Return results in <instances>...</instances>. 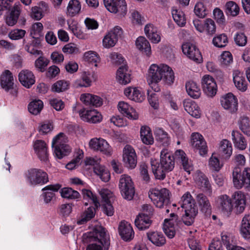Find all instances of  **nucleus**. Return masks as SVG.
Wrapping results in <instances>:
<instances>
[{
    "instance_id": "1",
    "label": "nucleus",
    "mask_w": 250,
    "mask_h": 250,
    "mask_svg": "<svg viewBox=\"0 0 250 250\" xmlns=\"http://www.w3.org/2000/svg\"><path fill=\"white\" fill-rule=\"evenodd\" d=\"M174 157L167 149H163L160 154V161L151 160L152 172L157 179L163 180L166 174L171 171L175 166Z\"/></svg>"
},
{
    "instance_id": "2",
    "label": "nucleus",
    "mask_w": 250,
    "mask_h": 250,
    "mask_svg": "<svg viewBox=\"0 0 250 250\" xmlns=\"http://www.w3.org/2000/svg\"><path fill=\"white\" fill-rule=\"evenodd\" d=\"M87 237L90 244L86 250H102V247L108 250L110 245L109 237L103 227L96 226L92 231L88 232Z\"/></svg>"
},
{
    "instance_id": "3",
    "label": "nucleus",
    "mask_w": 250,
    "mask_h": 250,
    "mask_svg": "<svg viewBox=\"0 0 250 250\" xmlns=\"http://www.w3.org/2000/svg\"><path fill=\"white\" fill-rule=\"evenodd\" d=\"M163 80L168 84H171L174 80V74L172 69L168 65L161 64L158 65L152 64L150 65L148 73L147 82L159 83Z\"/></svg>"
},
{
    "instance_id": "4",
    "label": "nucleus",
    "mask_w": 250,
    "mask_h": 250,
    "mask_svg": "<svg viewBox=\"0 0 250 250\" xmlns=\"http://www.w3.org/2000/svg\"><path fill=\"white\" fill-rule=\"evenodd\" d=\"M179 204L181 208L185 209V215L183 219V222L187 226L191 225L198 213V209L190 193L187 192L185 193Z\"/></svg>"
},
{
    "instance_id": "5",
    "label": "nucleus",
    "mask_w": 250,
    "mask_h": 250,
    "mask_svg": "<svg viewBox=\"0 0 250 250\" xmlns=\"http://www.w3.org/2000/svg\"><path fill=\"white\" fill-rule=\"evenodd\" d=\"M233 183L234 186L237 188H241L244 187L247 190H250V168H245L241 172L239 167L234 168L232 172Z\"/></svg>"
},
{
    "instance_id": "6",
    "label": "nucleus",
    "mask_w": 250,
    "mask_h": 250,
    "mask_svg": "<svg viewBox=\"0 0 250 250\" xmlns=\"http://www.w3.org/2000/svg\"><path fill=\"white\" fill-rule=\"evenodd\" d=\"M169 195L168 190L165 188L161 189H152L149 192V198L155 206L159 208L167 205L169 201Z\"/></svg>"
},
{
    "instance_id": "7",
    "label": "nucleus",
    "mask_w": 250,
    "mask_h": 250,
    "mask_svg": "<svg viewBox=\"0 0 250 250\" xmlns=\"http://www.w3.org/2000/svg\"><path fill=\"white\" fill-rule=\"evenodd\" d=\"M119 188L124 198L128 200L133 199L135 194V189L130 176L125 174L121 175L119 180Z\"/></svg>"
},
{
    "instance_id": "8",
    "label": "nucleus",
    "mask_w": 250,
    "mask_h": 250,
    "mask_svg": "<svg viewBox=\"0 0 250 250\" xmlns=\"http://www.w3.org/2000/svg\"><path fill=\"white\" fill-rule=\"evenodd\" d=\"M26 180L31 186L43 184L48 181L47 174L43 170L37 168H31L25 173Z\"/></svg>"
},
{
    "instance_id": "9",
    "label": "nucleus",
    "mask_w": 250,
    "mask_h": 250,
    "mask_svg": "<svg viewBox=\"0 0 250 250\" xmlns=\"http://www.w3.org/2000/svg\"><path fill=\"white\" fill-rule=\"evenodd\" d=\"M64 135L60 133L53 140L52 147L54 148V153L59 159H62L63 156L67 155L71 151L70 146L63 143Z\"/></svg>"
},
{
    "instance_id": "10",
    "label": "nucleus",
    "mask_w": 250,
    "mask_h": 250,
    "mask_svg": "<svg viewBox=\"0 0 250 250\" xmlns=\"http://www.w3.org/2000/svg\"><path fill=\"white\" fill-rule=\"evenodd\" d=\"M123 31L119 26H115L104 38L103 45L105 48L113 47L118 39L122 37Z\"/></svg>"
},
{
    "instance_id": "11",
    "label": "nucleus",
    "mask_w": 250,
    "mask_h": 250,
    "mask_svg": "<svg viewBox=\"0 0 250 250\" xmlns=\"http://www.w3.org/2000/svg\"><path fill=\"white\" fill-rule=\"evenodd\" d=\"M180 222V221L178 219L177 215L174 213L170 214V218L165 220L163 230L168 238H172L174 236L175 229Z\"/></svg>"
},
{
    "instance_id": "12",
    "label": "nucleus",
    "mask_w": 250,
    "mask_h": 250,
    "mask_svg": "<svg viewBox=\"0 0 250 250\" xmlns=\"http://www.w3.org/2000/svg\"><path fill=\"white\" fill-rule=\"evenodd\" d=\"M89 146L92 150L100 151L102 153L108 156L111 155V147L108 143L103 139L94 138L91 139L89 143Z\"/></svg>"
},
{
    "instance_id": "13",
    "label": "nucleus",
    "mask_w": 250,
    "mask_h": 250,
    "mask_svg": "<svg viewBox=\"0 0 250 250\" xmlns=\"http://www.w3.org/2000/svg\"><path fill=\"white\" fill-rule=\"evenodd\" d=\"M123 161L125 166L129 168L136 167L137 163V155L134 148L129 145H126L124 148Z\"/></svg>"
},
{
    "instance_id": "14",
    "label": "nucleus",
    "mask_w": 250,
    "mask_h": 250,
    "mask_svg": "<svg viewBox=\"0 0 250 250\" xmlns=\"http://www.w3.org/2000/svg\"><path fill=\"white\" fill-rule=\"evenodd\" d=\"M201 83L203 90L208 96L212 97L216 95L217 86L214 79L211 76L208 75L204 76Z\"/></svg>"
},
{
    "instance_id": "15",
    "label": "nucleus",
    "mask_w": 250,
    "mask_h": 250,
    "mask_svg": "<svg viewBox=\"0 0 250 250\" xmlns=\"http://www.w3.org/2000/svg\"><path fill=\"white\" fill-rule=\"evenodd\" d=\"M182 49L183 52L190 59L198 63L202 61L201 54L195 45L186 42L182 45Z\"/></svg>"
},
{
    "instance_id": "16",
    "label": "nucleus",
    "mask_w": 250,
    "mask_h": 250,
    "mask_svg": "<svg viewBox=\"0 0 250 250\" xmlns=\"http://www.w3.org/2000/svg\"><path fill=\"white\" fill-rule=\"evenodd\" d=\"M215 204L217 208L226 214H230L233 208L231 199L226 194L221 195L215 199Z\"/></svg>"
},
{
    "instance_id": "17",
    "label": "nucleus",
    "mask_w": 250,
    "mask_h": 250,
    "mask_svg": "<svg viewBox=\"0 0 250 250\" xmlns=\"http://www.w3.org/2000/svg\"><path fill=\"white\" fill-rule=\"evenodd\" d=\"M191 144L192 147L199 150L201 156L207 153L208 147L204 137L198 133H193L191 135Z\"/></svg>"
},
{
    "instance_id": "18",
    "label": "nucleus",
    "mask_w": 250,
    "mask_h": 250,
    "mask_svg": "<svg viewBox=\"0 0 250 250\" xmlns=\"http://www.w3.org/2000/svg\"><path fill=\"white\" fill-rule=\"evenodd\" d=\"M220 101L222 106L230 112H234L237 110V100L232 93H229L223 96Z\"/></svg>"
},
{
    "instance_id": "19",
    "label": "nucleus",
    "mask_w": 250,
    "mask_h": 250,
    "mask_svg": "<svg viewBox=\"0 0 250 250\" xmlns=\"http://www.w3.org/2000/svg\"><path fill=\"white\" fill-rule=\"evenodd\" d=\"M117 81L120 84L125 85L131 81V74L128 67L125 64L120 66L116 73Z\"/></svg>"
},
{
    "instance_id": "20",
    "label": "nucleus",
    "mask_w": 250,
    "mask_h": 250,
    "mask_svg": "<svg viewBox=\"0 0 250 250\" xmlns=\"http://www.w3.org/2000/svg\"><path fill=\"white\" fill-rule=\"evenodd\" d=\"M195 198L201 211L207 216L210 215L211 213V206L208 197L200 193L196 194Z\"/></svg>"
},
{
    "instance_id": "21",
    "label": "nucleus",
    "mask_w": 250,
    "mask_h": 250,
    "mask_svg": "<svg viewBox=\"0 0 250 250\" xmlns=\"http://www.w3.org/2000/svg\"><path fill=\"white\" fill-rule=\"evenodd\" d=\"M125 95L128 99L136 102L141 103L145 99V96L141 89L129 87L125 89Z\"/></svg>"
},
{
    "instance_id": "22",
    "label": "nucleus",
    "mask_w": 250,
    "mask_h": 250,
    "mask_svg": "<svg viewBox=\"0 0 250 250\" xmlns=\"http://www.w3.org/2000/svg\"><path fill=\"white\" fill-rule=\"evenodd\" d=\"M234 207L236 213H242L246 207V197L245 194L240 191H236L232 195Z\"/></svg>"
},
{
    "instance_id": "23",
    "label": "nucleus",
    "mask_w": 250,
    "mask_h": 250,
    "mask_svg": "<svg viewBox=\"0 0 250 250\" xmlns=\"http://www.w3.org/2000/svg\"><path fill=\"white\" fill-rule=\"evenodd\" d=\"M119 232L122 238L125 241H129L134 236L133 229L127 222L122 221L119 226Z\"/></svg>"
},
{
    "instance_id": "24",
    "label": "nucleus",
    "mask_w": 250,
    "mask_h": 250,
    "mask_svg": "<svg viewBox=\"0 0 250 250\" xmlns=\"http://www.w3.org/2000/svg\"><path fill=\"white\" fill-rule=\"evenodd\" d=\"M34 150L42 161L46 162L48 160V153L46 144L42 140H37L34 145Z\"/></svg>"
},
{
    "instance_id": "25",
    "label": "nucleus",
    "mask_w": 250,
    "mask_h": 250,
    "mask_svg": "<svg viewBox=\"0 0 250 250\" xmlns=\"http://www.w3.org/2000/svg\"><path fill=\"white\" fill-rule=\"evenodd\" d=\"M119 111L125 116L130 119L136 120L138 118V115L132 107L127 103L120 102L118 105Z\"/></svg>"
},
{
    "instance_id": "26",
    "label": "nucleus",
    "mask_w": 250,
    "mask_h": 250,
    "mask_svg": "<svg viewBox=\"0 0 250 250\" xmlns=\"http://www.w3.org/2000/svg\"><path fill=\"white\" fill-rule=\"evenodd\" d=\"M19 80L25 87L30 88L35 82L33 73L28 70H22L19 74Z\"/></svg>"
},
{
    "instance_id": "27",
    "label": "nucleus",
    "mask_w": 250,
    "mask_h": 250,
    "mask_svg": "<svg viewBox=\"0 0 250 250\" xmlns=\"http://www.w3.org/2000/svg\"><path fill=\"white\" fill-rule=\"evenodd\" d=\"M81 101L85 105H92L96 107L103 104V100L100 97L89 93L82 94L80 97Z\"/></svg>"
},
{
    "instance_id": "28",
    "label": "nucleus",
    "mask_w": 250,
    "mask_h": 250,
    "mask_svg": "<svg viewBox=\"0 0 250 250\" xmlns=\"http://www.w3.org/2000/svg\"><path fill=\"white\" fill-rule=\"evenodd\" d=\"M233 80L236 87L238 90L242 92L247 90V83L242 72L238 70H234Z\"/></svg>"
},
{
    "instance_id": "29",
    "label": "nucleus",
    "mask_w": 250,
    "mask_h": 250,
    "mask_svg": "<svg viewBox=\"0 0 250 250\" xmlns=\"http://www.w3.org/2000/svg\"><path fill=\"white\" fill-rule=\"evenodd\" d=\"M13 80L12 73L8 70H5L0 77V84L2 88L7 91L13 88Z\"/></svg>"
},
{
    "instance_id": "30",
    "label": "nucleus",
    "mask_w": 250,
    "mask_h": 250,
    "mask_svg": "<svg viewBox=\"0 0 250 250\" xmlns=\"http://www.w3.org/2000/svg\"><path fill=\"white\" fill-rule=\"evenodd\" d=\"M175 159L181 164L184 169L189 173L192 169V164L188 160L184 151L180 149L177 150L175 153Z\"/></svg>"
},
{
    "instance_id": "31",
    "label": "nucleus",
    "mask_w": 250,
    "mask_h": 250,
    "mask_svg": "<svg viewBox=\"0 0 250 250\" xmlns=\"http://www.w3.org/2000/svg\"><path fill=\"white\" fill-rule=\"evenodd\" d=\"M61 188V186L58 184L48 185L43 188L42 190L46 191L42 194L45 203H49L55 198V193L50 191H57Z\"/></svg>"
},
{
    "instance_id": "32",
    "label": "nucleus",
    "mask_w": 250,
    "mask_h": 250,
    "mask_svg": "<svg viewBox=\"0 0 250 250\" xmlns=\"http://www.w3.org/2000/svg\"><path fill=\"white\" fill-rule=\"evenodd\" d=\"M183 105L185 110L191 116L199 118L201 114L200 108L194 101L185 100L183 102Z\"/></svg>"
},
{
    "instance_id": "33",
    "label": "nucleus",
    "mask_w": 250,
    "mask_h": 250,
    "mask_svg": "<svg viewBox=\"0 0 250 250\" xmlns=\"http://www.w3.org/2000/svg\"><path fill=\"white\" fill-rule=\"evenodd\" d=\"M146 235L148 239L156 246L161 247L166 243L165 237L161 232L149 231Z\"/></svg>"
},
{
    "instance_id": "34",
    "label": "nucleus",
    "mask_w": 250,
    "mask_h": 250,
    "mask_svg": "<svg viewBox=\"0 0 250 250\" xmlns=\"http://www.w3.org/2000/svg\"><path fill=\"white\" fill-rule=\"evenodd\" d=\"M197 185L202 189L203 190L208 192L212 193L211 186L207 176L202 173H200L195 177Z\"/></svg>"
},
{
    "instance_id": "35",
    "label": "nucleus",
    "mask_w": 250,
    "mask_h": 250,
    "mask_svg": "<svg viewBox=\"0 0 250 250\" xmlns=\"http://www.w3.org/2000/svg\"><path fill=\"white\" fill-rule=\"evenodd\" d=\"M150 218L144 214H139L135 220V226L140 230L148 229L152 222Z\"/></svg>"
},
{
    "instance_id": "36",
    "label": "nucleus",
    "mask_w": 250,
    "mask_h": 250,
    "mask_svg": "<svg viewBox=\"0 0 250 250\" xmlns=\"http://www.w3.org/2000/svg\"><path fill=\"white\" fill-rule=\"evenodd\" d=\"M20 8L18 5L14 6L9 14L5 18V22L8 26H13L17 22L20 14Z\"/></svg>"
},
{
    "instance_id": "37",
    "label": "nucleus",
    "mask_w": 250,
    "mask_h": 250,
    "mask_svg": "<svg viewBox=\"0 0 250 250\" xmlns=\"http://www.w3.org/2000/svg\"><path fill=\"white\" fill-rule=\"evenodd\" d=\"M232 139L234 146L240 150L246 148L247 143L244 136L238 131H232L231 133Z\"/></svg>"
},
{
    "instance_id": "38",
    "label": "nucleus",
    "mask_w": 250,
    "mask_h": 250,
    "mask_svg": "<svg viewBox=\"0 0 250 250\" xmlns=\"http://www.w3.org/2000/svg\"><path fill=\"white\" fill-rule=\"evenodd\" d=\"M240 232L244 238L246 239L250 238V214L245 215L242 218Z\"/></svg>"
},
{
    "instance_id": "39",
    "label": "nucleus",
    "mask_w": 250,
    "mask_h": 250,
    "mask_svg": "<svg viewBox=\"0 0 250 250\" xmlns=\"http://www.w3.org/2000/svg\"><path fill=\"white\" fill-rule=\"evenodd\" d=\"M136 46L140 51L149 56L151 54V50L148 41L144 37H138L136 41Z\"/></svg>"
},
{
    "instance_id": "40",
    "label": "nucleus",
    "mask_w": 250,
    "mask_h": 250,
    "mask_svg": "<svg viewBox=\"0 0 250 250\" xmlns=\"http://www.w3.org/2000/svg\"><path fill=\"white\" fill-rule=\"evenodd\" d=\"M186 88L188 95L194 98H198L201 95V90L197 83L193 81H189L186 83Z\"/></svg>"
},
{
    "instance_id": "41",
    "label": "nucleus",
    "mask_w": 250,
    "mask_h": 250,
    "mask_svg": "<svg viewBox=\"0 0 250 250\" xmlns=\"http://www.w3.org/2000/svg\"><path fill=\"white\" fill-rule=\"evenodd\" d=\"M219 152L225 158H229L231 155L232 147L231 143L228 140H223L220 143Z\"/></svg>"
},
{
    "instance_id": "42",
    "label": "nucleus",
    "mask_w": 250,
    "mask_h": 250,
    "mask_svg": "<svg viewBox=\"0 0 250 250\" xmlns=\"http://www.w3.org/2000/svg\"><path fill=\"white\" fill-rule=\"evenodd\" d=\"M140 136L143 143L149 145L154 142L152 133L150 128L148 126H142L140 129Z\"/></svg>"
},
{
    "instance_id": "43",
    "label": "nucleus",
    "mask_w": 250,
    "mask_h": 250,
    "mask_svg": "<svg viewBox=\"0 0 250 250\" xmlns=\"http://www.w3.org/2000/svg\"><path fill=\"white\" fill-rule=\"evenodd\" d=\"M94 172L98 175L104 182H107L110 179V175L108 170L104 167L100 165L93 167Z\"/></svg>"
},
{
    "instance_id": "44",
    "label": "nucleus",
    "mask_w": 250,
    "mask_h": 250,
    "mask_svg": "<svg viewBox=\"0 0 250 250\" xmlns=\"http://www.w3.org/2000/svg\"><path fill=\"white\" fill-rule=\"evenodd\" d=\"M155 137L157 141L165 146L169 144V138L167 133L162 128H156L155 131Z\"/></svg>"
},
{
    "instance_id": "45",
    "label": "nucleus",
    "mask_w": 250,
    "mask_h": 250,
    "mask_svg": "<svg viewBox=\"0 0 250 250\" xmlns=\"http://www.w3.org/2000/svg\"><path fill=\"white\" fill-rule=\"evenodd\" d=\"M95 207H89L88 208L87 210L81 216V218L77 220V224H83L92 218L95 215Z\"/></svg>"
},
{
    "instance_id": "46",
    "label": "nucleus",
    "mask_w": 250,
    "mask_h": 250,
    "mask_svg": "<svg viewBox=\"0 0 250 250\" xmlns=\"http://www.w3.org/2000/svg\"><path fill=\"white\" fill-rule=\"evenodd\" d=\"M81 8L80 3L78 0H71L67 8V13L70 16H74L79 13Z\"/></svg>"
},
{
    "instance_id": "47",
    "label": "nucleus",
    "mask_w": 250,
    "mask_h": 250,
    "mask_svg": "<svg viewBox=\"0 0 250 250\" xmlns=\"http://www.w3.org/2000/svg\"><path fill=\"white\" fill-rule=\"evenodd\" d=\"M43 102L40 100H35L31 102L28 104L29 111L33 115H37L41 111L43 108Z\"/></svg>"
},
{
    "instance_id": "48",
    "label": "nucleus",
    "mask_w": 250,
    "mask_h": 250,
    "mask_svg": "<svg viewBox=\"0 0 250 250\" xmlns=\"http://www.w3.org/2000/svg\"><path fill=\"white\" fill-rule=\"evenodd\" d=\"M69 83L65 80H59L55 83L51 87L53 92L60 93L67 90L69 88Z\"/></svg>"
},
{
    "instance_id": "49",
    "label": "nucleus",
    "mask_w": 250,
    "mask_h": 250,
    "mask_svg": "<svg viewBox=\"0 0 250 250\" xmlns=\"http://www.w3.org/2000/svg\"><path fill=\"white\" fill-rule=\"evenodd\" d=\"M171 14L174 21L180 26H183L186 24L184 14L180 10L172 9Z\"/></svg>"
},
{
    "instance_id": "50",
    "label": "nucleus",
    "mask_w": 250,
    "mask_h": 250,
    "mask_svg": "<svg viewBox=\"0 0 250 250\" xmlns=\"http://www.w3.org/2000/svg\"><path fill=\"white\" fill-rule=\"evenodd\" d=\"M222 241L226 246L228 250L231 249L232 247H234V237L232 234L228 232H223L221 235Z\"/></svg>"
},
{
    "instance_id": "51",
    "label": "nucleus",
    "mask_w": 250,
    "mask_h": 250,
    "mask_svg": "<svg viewBox=\"0 0 250 250\" xmlns=\"http://www.w3.org/2000/svg\"><path fill=\"white\" fill-rule=\"evenodd\" d=\"M212 43L217 47H224L228 43V37L225 34L219 35L213 38Z\"/></svg>"
},
{
    "instance_id": "52",
    "label": "nucleus",
    "mask_w": 250,
    "mask_h": 250,
    "mask_svg": "<svg viewBox=\"0 0 250 250\" xmlns=\"http://www.w3.org/2000/svg\"><path fill=\"white\" fill-rule=\"evenodd\" d=\"M60 192L61 196L65 198L75 199L78 198L80 196L79 193L71 188H64L61 189Z\"/></svg>"
},
{
    "instance_id": "53",
    "label": "nucleus",
    "mask_w": 250,
    "mask_h": 250,
    "mask_svg": "<svg viewBox=\"0 0 250 250\" xmlns=\"http://www.w3.org/2000/svg\"><path fill=\"white\" fill-rule=\"evenodd\" d=\"M225 7L227 14L236 16L239 14V7L235 2L229 1L226 3Z\"/></svg>"
},
{
    "instance_id": "54",
    "label": "nucleus",
    "mask_w": 250,
    "mask_h": 250,
    "mask_svg": "<svg viewBox=\"0 0 250 250\" xmlns=\"http://www.w3.org/2000/svg\"><path fill=\"white\" fill-rule=\"evenodd\" d=\"M84 60L90 63L94 64L95 66H97V63L99 62V57L97 55L95 52L90 51L85 52L83 56Z\"/></svg>"
},
{
    "instance_id": "55",
    "label": "nucleus",
    "mask_w": 250,
    "mask_h": 250,
    "mask_svg": "<svg viewBox=\"0 0 250 250\" xmlns=\"http://www.w3.org/2000/svg\"><path fill=\"white\" fill-rule=\"evenodd\" d=\"M194 13L200 18H205L208 14V10L203 2H197L194 7Z\"/></svg>"
},
{
    "instance_id": "56",
    "label": "nucleus",
    "mask_w": 250,
    "mask_h": 250,
    "mask_svg": "<svg viewBox=\"0 0 250 250\" xmlns=\"http://www.w3.org/2000/svg\"><path fill=\"white\" fill-rule=\"evenodd\" d=\"M239 127L246 134L250 136V125L249 119L246 116H242L239 121Z\"/></svg>"
},
{
    "instance_id": "57",
    "label": "nucleus",
    "mask_w": 250,
    "mask_h": 250,
    "mask_svg": "<svg viewBox=\"0 0 250 250\" xmlns=\"http://www.w3.org/2000/svg\"><path fill=\"white\" fill-rule=\"evenodd\" d=\"M82 192L84 199L90 200L93 204H94L95 207L98 208L99 207L100 204L96 196L94 195L90 190L83 189Z\"/></svg>"
},
{
    "instance_id": "58",
    "label": "nucleus",
    "mask_w": 250,
    "mask_h": 250,
    "mask_svg": "<svg viewBox=\"0 0 250 250\" xmlns=\"http://www.w3.org/2000/svg\"><path fill=\"white\" fill-rule=\"evenodd\" d=\"M49 61L45 57L40 56L35 62V66L40 72H44Z\"/></svg>"
},
{
    "instance_id": "59",
    "label": "nucleus",
    "mask_w": 250,
    "mask_h": 250,
    "mask_svg": "<svg viewBox=\"0 0 250 250\" xmlns=\"http://www.w3.org/2000/svg\"><path fill=\"white\" fill-rule=\"evenodd\" d=\"M95 110H86L84 108L81 109L79 111V115L81 118L84 121L90 122V120L93 117L94 115H95Z\"/></svg>"
},
{
    "instance_id": "60",
    "label": "nucleus",
    "mask_w": 250,
    "mask_h": 250,
    "mask_svg": "<svg viewBox=\"0 0 250 250\" xmlns=\"http://www.w3.org/2000/svg\"><path fill=\"white\" fill-rule=\"evenodd\" d=\"M26 33L24 30L15 29L12 30L8 34V37L12 40H18L22 39Z\"/></svg>"
},
{
    "instance_id": "61",
    "label": "nucleus",
    "mask_w": 250,
    "mask_h": 250,
    "mask_svg": "<svg viewBox=\"0 0 250 250\" xmlns=\"http://www.w3.org/2000/svg\"><path fill=\"white\" fill-rule=\"evenodd\" d=\"M204 30H206L208 35H212L215 33L216 31V26L213 20L210 19H208L205 21L204 24Z\"/></svg>"
},
{
    "instance_id": "62",
    "label": "nucleus",
    "mask_w": 250,
    "mask_h": 250,
    "mask_svg": "<svg viewBox=\"0 0 250 250\" xmlns=\"http://www.w3.org/2000/svg\"><path fill=\"white\" fill-rule=\"evenodd\" d=\"M93 74L89 72H83L82 76V82L79 83V85L83 87L89 86L91 84L92 80L91 78Z\"/></svg>"
},
{
    "instance_id": "63",
    "label": "nucleus",
    "mask_w": 250,
    "mask_h": 250,
    "mask_svg": "<svg viewBox=\"0 0 250 250\" xmlns=\"http://www.w3.org/2000/svg\"><path fill=\"white\" fill-rule=\"evenodd\" d=\"M235 43L239 46H244L247 42V38L243 33H237L234 37Z\"/></svg>"
},
{
    "instance_id": "64",
    "label": "nucleus",
    "mask_w": 250,
    "mask_h": 250,
    "mask_svg": "<svg viewBox=\"0 0 250 250\" xmlns=\"http://www.w3.org/2000/svg\"><path fill=\"white\" fill-rule=\"evenodd\" d=\"M220 62L222 65H229L232 62L231 54L229 51L224 52L220 56Z\"/></svg>"
}]
</instances>
